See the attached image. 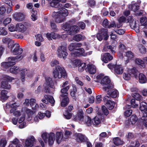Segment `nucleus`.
I'll list each match as a JSON object with an SVG mask.
<instances>
[{
	"label": "nucleus",
	"mask_w": 147,
	"mask_h": 147,
	"mask_svg": "<svg viewBox=\"0 0 147 147\" xmlns=\"http://www.w3.org/2000/svg\"><path fill=\"white\" fill-rule=\"evenodd\" d=\"M50 6L52 7H61L60 11L57 12H54L52 14V16L54 19L55 22L57 23H60L64 21L65 17L68 15L67 10L63 7H61L62 5L59 3L55 0H53L50 3Z\"/></svg>",
	"instance_id": "obj_1"
},
{
	"label": "nucleus",
	"mask_w": 147,
	"mask_h": 147,
	"mask_svg": "<svg viewBox=\"0 0 147 147\" xmlns=\"http://www.w3.org/2000/svg\"><path fill=\"white\" fill-rule=\"evenodd\" d=\"M118 21L120 23L129 22L130 27L132 29H134L136 33L139 32V26L138 24H136V21L133 19L132 16H130L128 17L127 20L125 17L122 16L119 18Z\"/></svg>",
	"instance_id": "obj_2"
},
{
	"label": "nucleus",
	"mask_w": 147,
	"mask_h": 147,
	"mask_svg": "<svg viewBox=\"0 0 147 147\" xmlns=\"http://www.w3.org/2000/svg\"><path fill=\"white\" fill-rule=\"evenodd\" d=\"M53 75L55 78H65L67 77V74L65 69L60 66L55 67L53 71Z\"/></svg>",
	"instance_id": "obj_3"
},
{
	"label": "nucleus",
	"mask_w": 147,
	"mask_h": 147,
	"mask_svg": "<svg viewBox=\"0 0 147 147\" xmlns=\"http://www.w3.org/2000/svg\"><path fill=\"white\" fill-rule=\"evenodd\" d=\"M23 58V56L22 55L15 57H10L8 58V62L2 63L1 66L2 67L7 68L10 66L14 65L15 64V61L20 60Z\"/></svg>",
	"instance_id": "obj_4"
},
{
	"label": "nucleus",
	"mask_w": 147,
	"mask_h": 147,
	"mask_svg": "<svg viewBox=\"0 0 147 147\" xmlns=\"http://www.w3.org/2000/svg\"><path fill=\"white\" fill-rule=\"evenodd\" d=\"M62 28L71 35H73L78 33L80 30V28L78 26L74 25L70 26L68 23H66L63 25Z\"/></svg>",
	"instance_id": "obj_5"
},
{
	"label": "nucleus",
	"mask_w": 147,
	"mask_h": 147,
	"mask_svg": "<svg viewBox=\"0 0 147 147\" xmlns=\"http://www.w3.org/2000/svg\"><path fill=\"white\" fill-rule=\"evenodd\" d=\"M41 137L45 143H48L49 145H52L55 140V134L53 133H44L42 134Z\"/></svg>",
	"instance_id": "obj_6"
},
{
	"label": "nucleus",
	"mask_w": 147,
	"mask_h": 147,
	"mask_svg": "<svg viewBox=\"0 0 147 147\" xmlns=\"http://www.w3.org/2000/svg\"><path fill=\"white\" fill-rule=\"evenodd\" d=\"M100 83L104 86H106L103 88V89L105 91L107 90V89H111L114 87L113 84L111 83L110 80L107 76L105 77L101 80Z\"/></svg>",
	"instance_id": "obj_7"
},
{
	"label": "nucleus",
	"mask_w": 147,
	"mask_h": 147,
	"mask_svg": "<svg viewBox=\"0 0 147 147\" xmlns=\"http://www.w3.org/2000/svg\"><path fill=\"white\" fill-rule=\"evenodd\" d=\"M138 72L135 68H133L131 69H128L126 72H125L123 75L124 79L126 80H129L130 79L131 75H134L135 78L136 77Z\"/></svg>",
	"instance_id": "obj_8"
},
{
	"label": "nucleus",
	"mask_w": 147,
	"mask_h": 147,
	"mask_svg": "<svg viewBox=\"0 0 147 147\" xmlns=\"http://www.w3.org/2000/svg\"><path fill=\"white\" fill-rule=\"evenodd\" d=\"M57 53L58 57L65 59L68 55L66 46H60L57 50Z\"/></svg>",
	"instance_id": "obj_9"
},
{
	"label": "nucleus",
	"mask_w": 147,
	"mask_h": 147,
	"mask_svg": "<svg viewBox=\"0 0 147 147\" xmlns=\"http://www.w3.org/2000/svg\"><path fill=\"white\" fill-rule=\"evenodd\" d=\"M11 49V53L14 55H20L23 52V50L20 47V45L18 44H14L11 46V48H9Z\"/></svg>",
	"instance_id": "obj_10"
},
{
	"label": "nucleus",
	"mask_w": 147,
	"mask_h": 147,
	"mask_svg": "<svg viewBox=\"0 0 147 147\" xmlns=\"http://www.w3.org/2000/svg\"><path fill=\"white\" fill-rule=\"evenodd\" d=\"M96 37L100 41L102 40L103 39L105 40H107L109 37L107 29L104 28H102L101 32L97 34Z\"/></svg>",
	"instance_id": "obj_11"
},
{
	"label": "nucleus",
	"mask_w": 147,
	"mask_h": 147,
	"mask_svg": "<svg viewBox=\"0 0 147 147\" xmlns=\"http://www.w3.org/2000/svg\"><path fill=\"white\" fill-rule=\"evenodd\" d=\"M3 77L5 80L3 81L1 83V88H3L7 89H10L11 88V86L6 80L11 82L14 79L12 77L6 75L4 76Z\"/></svg>",
	"instance_id": "obj_12"
},
{
	"label": "nucleus",
	"mask_w": 147,
	"mask_h": 147,
	"mask_svg": "<svg viewBox=\"0 0 147 147\" xmlns=\"http://www.w3.org/2000/svg\"><path fill=\"white\" fill-rule=\"evenodd\" d=\"M36 140L33 136H30L27 138L25 141L24 147H32L35 144Z\"/></svg>",
	"instance_id": "obj_13"
},
{
	"label": "nucleus",
	"mask_w": 147,
	"mask_h": 147,
	"mask_svg": "<svg viewBox=\"0 0 147 147\" xmlns=\"http://www.w3.org/2000/svg\"><path fill=\"white\" fill-rule=\"evenodd\" d=\"M111 98L108 96H105L103 99L104 102H106V106L110 110L112 109L115 105L114 102L112 101L110 99Z\"/></svg>",
	"instance_id": "obj_14"
},
{
	"label": "nucleus",
	"mask_w": 147,
	"mask_h": 147,
	"mask_svg": "<svg viewBox=\"0 0 147 147\" xmlns=\"http://www.w3.org/2000/svg\"><path fill=\"white\" fill-rule=\"evenodd\" d=\"M74 138L78 142H85L87 140L86 137L80 133H76L74 135Z\"/></svg>",
	"instance_id": "obj_15"
},
{
	"label": "nucleus",
	"mask_w": 147,
	"mask_h": 147,
	"mask_svg": "<svg viewBox=\"0 0 147 147\" xmlns=\"http://www.w3.org/2000/svg\"><path fill=\"white\" fill-rule=\"evenodd\" d=\"M42 101L46 104H48L49 102L51 104H53L55 102V101L52 96L47 95H45Z\"/></svg>",
	"instance_id": "obj_16"
},
{
	"label": "nucleus",
	"mask_w": 147,
	"mask_h": 147,
	"mask_svg": "<svg viewBox=\"0 0 147 147\" xmlns=\"http://www.w3.org/2000/svg\"><path fill=\"white\" fill-rule=\"evenodd\" d=\"M113 88L111 89H107V90L105 91H106L108 95L113 98H115L118 96V92L116 89H113Z\"/></svg>",
	"instance_id": "obj_17"
},
{
	"label": "nucleus",
	"mask_w": 147,
	"mask_h": 147,
	"mask_svg": "<svg viewBox=\"0 0 147 147\" xmlns=\"http://www.w3.org/2000/svg\"><path fill=\"white\" fill-rule=\"evenodd\" d=\"M147 104L144 102H142L140 105V109L142 112L144 117L147 116Z\"/></svg>",
	"instance_id": "obj_18"
},
{
	"label": "nucleus",
	"mask_w": 147,
	"mask_h": 147,
	"mask_svg": "<svg viewBox=\"0 0 147 147\" xmlns=\"http://www.w3.org/2000/svg\"><path fill=\"white\" fill-rule=\"evenodd\" d=\"M13 18L16 20L21 21L23 20L24 18V15L21 12H16L13 15Z\"/></svg>",
	"instance_id": "obj_19"
},
{
	"label": "nucleus",
	"mask_w": 147,
	"mask_h": 147,
	"mask_svg": "<svg viewBox=\"0 0 147 147\" xmlns=\"http://www.w3.org/2000/svg\"><path fill=\"white\" fill-rule=\"evenodd\" d=\"M113 59V57L108 53L103 54L101 57L102 60L105 63H107L108 61L111 60Z\"/></svg>",
	"instance_id": "obj_20"
},
{
	"label": "nucleus",
	"mask_w": 147,
	"mask_h": 147,
	"mask_svg": "<svg viewBox=\"0 0 147 147\" xmlns=\"http://www.w3.org/2000/svg\"><path fill=\"white\" fill-rule=\"evenodd\" d=\"M86 70L91 74L95 73L96 71L95 66L93 65H88Z\"/></svg>",
	"instance_id": "obj_21"
},
{
	"label": "nucleus",
	"mask_w": 147,
	"mask_h": 147,
	"mask_svg": "<svg viewBox=\"0 0 147 147\" xmlns=\"http://www.w3.org/2000/svg\"><path fill=\"white\" fill-rule=\"evenodd\" d=\"M142 24L141 28L143 29H147V18L145 17H142L140 20Z\"/></svg>",
	"instance_id": "obj_22"
},
{
	"label": "nucleus",
	"mask_w": 147,
	"mask_h": 147,
	"mask_svg": "<svg viewBox=\"0 0 147 147\" xmlns=\"http://www.w3.org/2000/svg\"><path fill=\"white\" fill-rule=\"evenodd\" d=\"M84 53V50L82 48H78L76 49L75 51L73 52L71 55L74 57H76L79 55H84L83 53Z\"/></svg>",
	"instance_id": "obj_23"
},
{
	"label": "nucleus",
	"mask_w": 147,
	"mask_h": 147,
	"mask_svg": "<svg viewBox=\"0 0 147 147\" xmlns=\"http://www.w3.org/2000/svg\"><path fill=\"white\" fill-rule=\"evenodd\" d=\"M46 36L49 40H51L52 39H55L60 37L59 34H55L54 32H51L50 33H47L46 34Z\"/></svg>",
	"instance_id": "obj_24"
},
{
	"label": "nucleus",
	"mask_w": 147,
	"mask_h": 147,
	"mask_svg": "<svg viewBox=\"0 0 147 147\" xmlns=\"http://www.w3.org/2000/svg\"><path fill=\"white\" fill-rule=\"evenodd\" d=\"M27 28L21 23L16 24V31L24 32L27 30Z\"/></svg>",
	"instance_id": "obj_25"
},
{
	"label": "nucleus",
	"mask_w": 147,
	"mask_h": 147,
	"mask_svg": "<svg viewBox=\"0 0 147 147\" xmlns=\"http://www.w3.org/2000/svg\"><path fill=\"white\" fill-rule=\"evenodd\" d=\"M55 139L57 142L59 144L63 140V133L60 132H57L56 134Z\"/></svg>",
	"instance_id": "obj_26"
},
{
	"label": "nucleus",
	"mask_w": 147,
	"mask_h": 147,
	"mask_svg": "<svg viewBox=\"0 0 147 147\" xmlns=\"http://www.w3.org/2000/svg\"><path fill=\"white\" fill-rule=\"evenodd\" d=\"M2 41L4 43H8V47L9 48L10 47L11 48V46L13 45L14 44V42L13 40L7 37L3 38Z\"/></svg>",
	"instance_id": "obj_27"
},
{
	"label": "nucleus",
	"mask_w": 147,
	"mask_h": 147,
	"mask_svg": "<svg viewBox=\"0 0 147 147\" xmlns=\"http://www.w3.org/2000/svg\"><path fill=\"white\" fill-rule=\"evenodd\" d=\"M117 45V42L115 41H113L111 45L108 46L107 48L110 49L112 53H115L116 47Z\"/></svg>",
	"instance_id": "obj_28"
},
{
	"label": "nucleus",
	"mask_w": 147,
	"mask_h": 147,
	"mask_svg": "<svg viewBox=\"0 0 147 147\" xmlns=\"http://www.w3.org/2000/svg\"><path fill=\"white\" fill-rule=\"evenodd\" d=\"M45 85L46 86H49L50 87L53 88V83L52 79L49 77H47L45 78Z\"/></svg>",
	"instance_id": "obj_29"
},
{
	"label": "nucleus",
	"mask_w": 147,
	"mask_h": 147,
	"mask_svg": "<svg viewBox=\"0 0 147 147\" xmlns=\"http://www.w3.org/2000/svg\"><path fill=\"white\" fill-rule=\"evenodd\" d=\"M102 25L104 27L109 28L113 27L115 26L114 23H111L109 24V21L107 19H105L103 20Z\"/></svg>",
	"instance_id": "obj_30"
},
{
	"label": "nucleus",
	"mask_w": 147,
	"mask_h": 147,
	"mask_svg": "<svg viewBox=\"0 0 147 147\" xmlns=\"http://www.w3.org/2000/svg\"><path fill=\"white\" fill-rule=\"evenodd\" d=\"M85 38V37L84 35L78 34L74 36L73 40L77 42H79L81 40H83Z\"/></svg>",
	"instance_id": "obj_31"
},
{
	"label": "nucleus",
	"mask_w": 147,
	"mask_h": 147,
	"mask_svg": "<svg viewBox=\"0 0 147 147\" xmlns=\"http://www.w3.org/2000/svg\"><path fill=\"white\" fill-rule=\"evenodd\" d=\"M123 69L122 66L120 65H117L115 66L114 71L115 72L118 74H121L123 73Z\"/></svg>",
	"instance_id": "obj_32"
},
{
	"label": "nucleus",
	"mask_w": 147,
	"mask_h": 147,
	"mask_svg": "<svg viewBox=\"0 0 147 147\" xmlns=\"http://www.w3.org/2000/svg\"><path fill=\"white\" fill-rule=\"evenodd\" d=\"M7 91L5 90H2L0 96V100L2 102H3L7 100L8 98V96L7 95Z\"/></svg>",
	"instance_id": "obj_33"
},
{
	"label": "nucleus",
	"mask_w": 147,
	"mask_h": 147,
	"mask_svg": "<svg viewBox=\"0 0 147 147\" xmlns=\"http://www.w3.org/2000/svg\"><path fill=\"white\" fill-rule=\"evenodd\" d=\"M113 143L116 146H119L123 145L124 142L119 137L115 138L113 139Z\"/></svg>",
	"instance_id": "obj_34"
},
{
	"label": "nucleus",
	"mask_w": 147,
	"mask_h": 147,
	"mask_svg": "<svg viewBox=\"0 0 147 147\" xmlns=\"http://www.w3.org/2000/svg\"><path fill=\"white\" fill-rule=\"evenodd\" d=\"M26 112L27 114L28 115V117L27 119V120L28 121H30L32 119V115H33L35 113V111L31 110L28 109H27L26 110Z\"/></svg>",
	"instance_id": "obj_35"
},
{
	"label": "nucleus",
	"mask_w": 147,
	"mask_h": 147,
	"mask_svg": "<svg viewBox=\"0 0 147 147\" xmlns=\"http://www.w3.org/2000/svg\"><path fill=\"white\" fill-rule=\"evenodd\" d=\"M69 88V86H67L64 88H63L61 91V93L62 94L61 95V96L62 97L67 96L68 94L67 92Z\"/></svg>",
	"instance_id": "obj_36"
},
{
	"label": "nucleus",
	"mask_w": 147,
	"mask_h": 147,
	"mask_svg": "<svg viewBox=\"0 0 147 147\" xmlns=\"http://www.w3.org/2000/svg\"><path fill=\"white\" fill-rule=\"evenodd\" d=\"M139 82L141 83H145L146 81V78L145 75L142 73L139 74Z\"/></svg>",
	"instance_id": "obj_37"
},
{
	"label": "nucleus",
	"mask_w": 147,
	"mask_h": 147,
	"mask_svg": "<svg viewBox=\"0 0 147 147\" xmlns=\"http://www.w3.org/2000/svg\"><path fill=\"white\" fill-rule=\"evenodd\" d=\"M6 107H7V106H9L12 109H15L19 107L20 106V104L18 103L14 102H8L6 104Z\"/></svg>",
	"instance_id": "obj_38"
},
{
	"label": "nucleus",
	"mask_w": 147,
	"mask_h": 147,
	"mask_svg": "<svg viewBox=\"0 0 147 147\" xmlns=\"http://www.w3.org/2000/svg\"><path fill=\"white\" fill-rule=\"evenodd\" d=\"M84 123L88 126H91L92 123L91 118L88 116H86L84 117Z\"/></svg>",
	"instance_id": "obj_39"
},
{
	"label": "nucleus",
	"mask_w": 147,
	"mask_h": 147,
	"mask_svg": "<svg viewBox=\"0 0 147 147\" xmlns=\"http://www.w3.org/2000/svg\"><path fill=\"white\" fill-rule=\"evenodd\" d=\"M128 7L129 9L135 12L139 9V6L137 3H135L129 5Z\"/></svg>",
	"instance_id": "obj_40"
},
{
	"label": "nucleus",
	"mask_w": 147,
	"mask_h": 147,
	"mask_svg": "<svg viewBox=\"0 0 147 147\" xmlns=\"http://www.w3.org/2000/svg\"><path fill=\"white\" fill-rule=\"evenodd\" d=\"M75 121H77L78 120L83 121L84 118L82 113L81 112L79 113L78 115H76L74 117Z\"/></svg>",
	"instance_id": "obj_41"
},
{
	"label": "nucleus",
	"mask_w": 147,
	"mask_h": 147,
	"mask_svg": "<svg viewBox=\"0 0 147 147\" xmlns=\"http://www.w3.org/2000/svg\"><path fill=\"white\" fill-rule=\"evenodd\" d=\"M16 109H12L10 110L11 113H13V115L16 117H19L21 115V112L19 111L16 110Z\"/></svg>",
	"instance_id": "obj_42"
},
{
	"label": "nucleus",
	"mask_w": 147,
	"mask_h": 147,
	"mask_svg": "<svg viewBox=\"0 0 147 147\" xmlns=\"http://www.w3.org/2000/svg\"><path fill=\"white\" fill-rule=\"evenodd\" d=\"M65 97L62 100L61 102V106L62 107L66 106L69 102V99L67 96Z\"/></svg>",
	"instance_id": "obj_43"
},
{
	"label": "nucleus",
	"mask_w": 147,
	"mask_h": 147,
	"mask_svg": "<svg viewBox=\"0 0 147 147\" xmlns=\"http://www.w3.org/2000/svg\"><path fill=\"white\" fill-rule=\"evenodd\" d=\"M28 70L26 69H24L22 70L20 73V75L21 76V79L23 82H24L25 80V76L26 75Z\"/></svg>",
	"instance_id": "obj_44"
},
{
	"label": "nucleus",
	"mask_w": 147,
	"mask_h": 147,
	"mask_svg": "<svg viewBox=\"0 0 147 147\" xmlns=\"http://www.w3.org/2000/svg\"><path fill=\"white\" fill-rule=\"evenodd\" d=\"M100 120L98 117H95L92 119V124L94 125H98L100 123Z\"/></svg>",
	"instance_id": "obj_45"
},
{
	"label": "nucleus",
	"mask_w": 147,
	"mask_h": 147,
	"mask_svg": "<svg viewBox=\"0 0 147 147\" xmlns=\"http://www.w3.org/2000/svg\"><path fill=\"white\" fill-rule=\"evenodd\" d=\"M135 62L136 64L142 67H144L145 66V63L144 61L140 59L139 58L136 59L135 60Z\"/></svg>",
	"instance_id": "obj_46"
},
{
	"label": "nucleus",
	"mask_w": 147,
	"mask_h": 147,
	"mask_svg": "<svg viewBox=\"0 0 147 147\" xmlns=\"http://www.w3.org/2000/svg\"><path fill=\"white\" fill-rule=\"evenodd\" d=\"M20 71L18 67L16 66H12L10 69V71L11 73L16 74Z\"/></svg>",
	"instance_id": "obj_47"
},
{
	"label": "nucleus",
	"mask_w": 147,
	"mask_h": 147,
	"mask_svg": "<svg viewBox=\"0 0 147 147\" xmlns=\"http://www.w3.org/2000/svg\"><path fill=\"white\" fill-rule=\"evenodd\" d=\"M8 28L9 31L11 32L16 31V24L14 25L11 24L8 26Z\"/></svg>",
	"instance_id": "obj_48"
},
{
	"label": "nucleus",
	"mask_w": 147,
	"mask_h": 147,
	"mask_svg": "<svg viewBox=\"0 0 147 147\" xmlns=\"http://www.w3.org/2000/svg\"><path fill=\"white\" fill-rule=\"evenodd\" d=\"M76 91L77 89L76 87L75 86H73V89L70 92V95L72 97H73V99L75 101L76 100V98L75 96Z\"/></svg>",
	"instance_id": "obj_49"
},
{
	"label": "nucleus",
	"mask_w": 147,
	"mask_h": 147,
	"mask_svg": "<svg viewBox=\"0 0 147 147\" xmlns=\"http://www.w3.org/2000/svg\"><path fill=\"white\" fill-rule=\"evenodd\" d=\"M125 55L128 58V59H131L134 57V55L130 51H128L125 53Z\"/></svg>",
	"instance_id": "obj_50"
},
{
	"label": "nucleus",
	"mask_w": 147,
	"mask_h": 147,
	"mask_svg": "<svg viewBox=\"0 0 147 147\" xmlns=\"http://www.w3.org/2000/svg\"><path fill=\"white\" fill-rule=\"evenodd\" d=\"M132 96L137 100H142V97L138 93H134L132 94Z\"/></svg>",
	"instance_id": "obj_51"
},
{
	"label": "nucleus",
	"mask_w": 147,
	"mask_h": 147,
	"mask_svg": "<svg viewBox=\"0 0 147 147\" xmlns=\"http://www.w3.org/2000/svg\"><path fill=\"white\" fill-rule=\"evenodd\" d=\"M32 15H31L32 19V20L34 21L37 19V17L36 16L37 14V11L34 10L33 9H32L31 10Z\"/></svg>",
	"instance_id": "obj_52"
},
{
	"label": "nucleus",
	"mask_w": 147,
	"mask_h": 147,
	"mask_svg": "<svg viewBox=\"0 0 147 147\" xmlns=\"http://www.w3.org/2000/svg\"><path fill=\"white\" fill-rule=\"evenodd\" d=\"M86 66V63H81L78 67V70L80 72H82L85 69Z\"/></svg>",
	"instance_id": "obj_53"
},
{
	"label": "nucleus",
	"mask_w": 147,
	"mask_h": 147,
	"mask_svg": "<svg viewBox=\"0 0 147 147\" xmlns=\"http://www.w3.org/2000/svg\"><path fill=\"white\" fill-rule=\"evenodd\" d=\"M138 120V118L135 115H132L130 118V121L131 124H135Z\"/></svg>",
	"instance_id": "obj_54"
},
{
	"label": "nucleus",
	"mask_w": 147,
	"mask_h": 147,
	"mask_svg": "<svg viewBox=\"0 0 147 147\" xmlns=\"http://www.w3.org/2000/svg\"><path fill=\"white\" fill-rule=\"evenodd\" d=\"M7 34V32L6 31L5 28L1 27L0 28V35L2 36H5Z\"/></svg>",
	"instance_id": "obj_55"
},
{
	"label": "nucleus",
	"mask_w": 147,
	"mask_h": 147,
	"mask_svg": "<svg viewBox=\"0 0 147 147\" xmlns=\"http://www.w3.org/2000/svg\"><path fill=\"white\" fill-rule=\"evenodd\" d=\"M82 62L81 61L78 59H75L72 62V64L74 67L78 66Z\"/></svg>",
	"instance_id": "obj_56"
},
{
	"label": "nucleus",
	"mask_w": 147,
	"mask_h": 147,
	"mask_svg": "<svg viewBox=\"0 0 147 147\" xmlns=\"http://www.w3.org/2000/svg\"><path fill=\"white\" fill-rule=\"evenodd\" d=\"M114 30L116 33L119 35H122L125 32V30L123 29H117Z\"/></svg>",
	"instance_id": "obj_57"
},
{
	"label": "nucleus",
	"mask_w": 147,
	"mask_h": 147,
	"mask_svg": "<svg viewBox=\"0 0 147 147\" xmlns=\"http://www.w3.org/2000/svg\"><path fill=\"white\" fill-rule=\"evenodd\" d=\"M131 104L132 107L134 108H135L138 105V104L135 101V100L134 99H132L131 100Z\"/></svg>",
	"instance_id": "obj_58"
},
{
	"label": "nucleus",
	"mask_w": 147,
	"mask_h": 147,
	"mask_svg": "<svg viewBox=\"0 0 147 147\" xmlns=\"http://www.w3.org/2000/svg\"><path fill=\"white\" fill-rule=\"evenodd\" d=\"M70 51H76V48L75 45L74 43L70 44L68 47Z\"/></svg>",
	"instance_id": "obj_59"
},
{
	"label": "nucleus",
	"mask_w": 147,
	"mask_h": 147,
	"mask_svg": "<svg viewBox=\"0 0 147 147\" xmlns=\"http://www.w3.org/2000/svg\"><path fill=\"white\" fill-rule=\"evenodd\" d=\"M7 142L4 139L0 140V147H5Z\"/></svg>",
	"instance_id": "obj_60"
},
{
	"label": "nucleus",
	"mask_w": 147,
	"mask_h": 147,
	"mask_svg": "<svg viewBox=\"0 0 147 147\" xmlns=\"http://www.w3.org/2000/svg\"><path fill=\"white\" fill-rule=\"evenodd\" d=\"M11 18H8L5 19L3 21V23L4 25L6 26L11 21Z\"/></svg>",
	"instance_id": "obj_61"
},
{
	"label": "nucleus",
	"mask_w": 147,
	"mask_h": 147,
	"mask_svg": "<svg viewBox=\"0 0 147 147\" xmlns=\"http://www.w3.org/2000/svg\"><path fill=\"white\" fill-rule=\"evenodd\" d=\"M102 101L101 95H99L96 96L95 102L97 104L100 103Z\"/></svg>",
	"instance_id": "obj_62"
},
{
	"label": "nucleus",
	"mask_w": 147,
	"mask_h": 147,
	"mask_svg": "<svg viewBox=\"0 0 147 147\" xmlns=\"http://www.w3.org/2000/svg\"><path fill=\"white\" fill-rule=\"evenodd\" d=\"M36 39L37 40L42 42L44 40V38L41 34H38L36 36Z\"/></svg>",
	"instance_id": "obj_63"
},
{
	"label": "nucleus",
	"mask_w": 147,
	"mask_h": 147,
	"mask_svg": "<svg viewBox=\"0 0 147 147\" xmlns=\"http://www.w3.org/2000/svg\"><path fill=\"white\" fill-rule=\"evenodd\" d=\"M59 64V62L56 60H53L51 63V65L52 67H54Z\"/></svg>",
	"instance_id": "obj_64"
}]
</instances>
